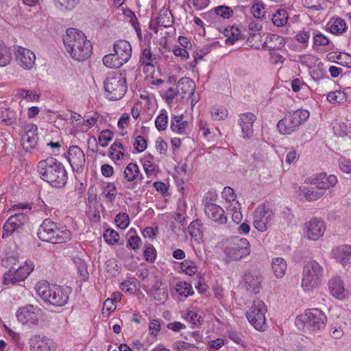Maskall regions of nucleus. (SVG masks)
I'll return each instance as SVG.
<instances>
[{
  "label": "nucleus",
  "instance_id": "15",
  "mask_svg": "<svg viewBox=\"0 0 351 351\" xmlns=\"http://www.w3.org/2000/svg\"><path fill=\"white\" fill-rule=\"evenodd\" d=\"M304 229L307 239L316 241L324 234L326 226L321 218L315 217L304 223Z\"/></svg>",
  "mask_w": 351,
  "mask_h": 351
},
{
  "label": "nucleus",
  "instance_id": "51",
  "mask_svg": "<svg viewBox=\"0 0 351 351\" xmlns=\"http://www.w3.org/2000/svg\"><path fill=\"white\" fill-rule=\"evenodd\" d=\"M117 226L121 228H126L130 224L129 216L126 213H119L114 219Z\"/></svg>",
  "mask_w": 351,
  "mask_h": 351
},
{
  "label": "nucleus",
  "instance_id": "26",
  "mask_svg": "<svg viewBox=\"0 0 351 351\" xmlns=\"http://www.w3.org/2000/svg\"><path fill=\"white\" fill-rule=\"evenodd\" d=\"M21 115V109L19 107L16 110L0 108V121L7 125H12L16 123Z\"/></svg>",
  "mask_w": 351,
  "mask_h": 351
},
{
  "label": "nucleus",
  "instance_id": "39",
  "mask_svg": "<svg viewBox=\"0 0 351 351\" xmlns=\"http://www.w3.org/2000/svg\"><path fill=\"white\" fill-rule=\"evenodd\" d=\"M123 173L125 178L128 181H134L138 179L139 169L136 164L131 162L126 167Z\"/></svg>",
  "mask_w": 351,
  "mask_h": 351
},
{
  "label": "nucleus",
  "instance_id": "5",
  "mask_svg": "<svg viewBox=\"0 0 351 351\" xmlns=\"http://www.w3.org/2000/svg\"><path fill=\"white\" fill-rule=\"evenodd\" d=\"M222 246L226 262L240 260L250 253V245L247 239L238 236L223 239Z\"/></svg>",
  "mask_w": 351,
  "mask_h": 351
},
{
  "label": "nucleus",
  "instance_id": "2",
  "mask_svg": "<svg viewBox=\"0 0 351 351\" xmlns=\"http://www.w3.org/2000/svg\"><path fill=\"white\" fill-rule=\"evenodd\" d=\"M38 173L44 181L55 187L64 186L67 182L68 176L64 167L53 157L38 162Z\"/></svg>",
  "mask_w": 351,
  "mask_h": 351
},
{
  "label": "nucleus",
  "instance_id": "4",
  "mask_svg": "<svg viewBox=\"0 0 351 351\" xmlns=\"http://www.w3.org/2000/svg\"><path fill=\"white\" fill-rule=\"evenodd\" d=\"M37 234L41 241L53 244L65 243L69 241L72 237L70 230L65 227H58L50 219H46L43 221Z\"/></svg>",
  "mask_w": 351,
  "mask_h": 351
},
{
  "label": "nucleus",
  "instance_id": "6",
  "mask_svg": "<svg viewBox=\"0 0 351 351\" xmlns=\"http://www.w3.org/2000/svg\"><path fill=\"white\" fill-rule=\"evenodd\" d=\"M323 267L314 260L306 262L303 267L302 287L311 291L317 287L323 278Z\"/></svg>",
  "mask_w": 351,
  "mask_h": 351
},
{
  "label": "nucleus",
  "instance_id": "8",
  "mask_svg": "<svg viewBox=\"0 0 351 351\" xmlns=\"http://www.w3.org/2000/svg\"><path fill=\"white\" fill-rule=\"evenodd\" d=\"M308 117V110L299 109L286 114L282 119L278 121L277 128L281 134H291L296 131Z\"/></svg>",
  "mask_w": 351,
  "mask_h": 351
},
{
  "label": "nucleus",
  "instance_id": "23",
  "mask_svg": "<svg viewBox=\"0 0 351 351\" xmlns=\"http://www.w3.org/2000/svg\"><path fill=\"white\" fill-rule=\"evenodd\" d=\"M156 301L164 303L168 298V289L166 285L156 280L152 287L147 291Z\"/></svg>",
  "mask_w": 351,
  "mask_h": 351
},
{
  "label": "nucleus",
  "instance_id": "24",
  "mask_svg": "<svg viewBox=\"0 0 351 351\" xmlns=\"http://www.w3.org/2000/svg\"><path fill=\"white\" fill-rule=\"evenodd\" d=\"M332 257L343 266L348 264L351 259V245H342L334 248L332 251Z\"/></svg>",
  "mask_w": 351,
  "mask_h": 351
},
{
  "label": "nucleus",
  "instance_id": "14",
  "mask_svg": "<svg viewBox=\"0 0 351 351\" xmlns=\"http://www.w3.org/2000/svg\"><path fill=\"white\" fill-rule=\"evenodd\" d=\"M14 55L17 64L23 69L31 71L35 66L36 56L29 49L19 45L14 47Z\"/></svg>",
  "mask_w": 351,
  "mask_h": 351
},
{
  "label": "nucleus",
  "instance_id": "25",
  "mask_svg": "<svg viewBox=\"0 0 351 351\" xmlns=\"http://www.w3.org/2000/svg\"><path fill=\"white\" fill-rule=\"evenodd\" d=\"M223 206L226 208V211L221 207V210H222V213L221 214V224L226 223L228 217H231L232 221L236 223H239L241 221L243 215L241 211L238 210L239 204H231L230 206L223 205Z\"/></svg>",
  "mask_w": 351,
  "mask_h": 351
},
{
  "label": "nucleus",
  "instance_id": "50",
  "mask_svg": "<svg viewBox=\"0 0 351 351\" xmlns=\"http://www.w3.org/2000/svg\"><path fill=\"white\" fill-rule=\"evenodd\" d=\"M180 267L183 271L189 276H193L197 272L196 266L191 261L184 260L181 263Z\"/></svg>",
  "mask_w": 351,
  "mask_h": 351
},
{
  "label": "nucleus",
  "instance_id": "63",
  "mask_svg": "<svg viewBox=\"0 0 351 351\" xmlns=\"http://www.w3.org/2000/svg\"><path fill=\"white\" fill-rule=\"evenodd\" d=\"M302 3L304 7L313 10L322 9L319 0H302Z\"/></svg>",
  "mask_w": 351,
  "mask_h": 351
},
{
  "label": "nucleus",
  "instance_id": "53",
  "mask_svg": "<svg viewBox=\"0 0 351 351\" xmlns=\"http://www.w3.org/2000/svg\"><path fill=\"white\" fill-rule=\"evenodd\" d=\"M113 134L110 130H103L99 136V143L103 147L108 145L109 141L112 138Z\"/></svg>",
  "mask_w": 351,
  "mask_h": 351
},
{
  "label": "nucleus",
  "instance_id": "30",
  "mask_svg": "<svg viewBox=\"0 0 351 351\" xmlns=\"http://www.w3.org/2000/svg\"><path fill=\"white\" fill-rule=\"evenodd\" d=\"M328 287L332 295L337 298L345 297V288L341 279L339 277L332 278L328 282Z\"/></svg>",
  "mask_w": 351,
  "mask_h": 351
},
{
  "label": "nucleus",
  "instance_id": "13",
  "mask_svg": "<svg viewBox=\"0 0 351 351\" xmlns=\"http://www.w3.org/2000/svg\"><path fill=\"white\" fill-rule=\"evenodd\" d=\"M27 221V216L21 213L10 216L3 227L2 238H8L15 232L19 233Z\"/></svg>",
  "mask_w": 351,
  "mask_h": 351
},
{
  "label": "nucleus",
  "instance_id": "20",
  "mask_svg": "<svg viewBox=\"0 0 351 351\" xmlns=\"http://www.w3.org/2000/svg\"><path fill=\"white\" fill-rule=\"evenodd\" d=\"M256 116L252 112H245L239 115V125L241 128L243 138H250L254 134L253 125Z\"/></svg>",
  "mask_w": 351,
  "mask_h": 351
},
{
  "label": "nucleus",
  "instance_id": "46",
  "mask_svg": "<svg viewBox=\"0 0 351 351\" xmlns=\"http://www.w3.org/2000/svg\"><path fill=\"white\" fill-rule=\"evenodd\" d=\"M123 149V147L121 143H119V142L114 143L110 147L111 152H110V154L111 158L112 159H116V160L121 159L124 155V153L122 151Z\"/></svg>",
  "mask_w": 351,
  "mask_h": 351
},
{
  "label": "nucleus",
  "instance_id": "10",
  "mask_svg": "<svg viewBox=\"0 0 351 351\" xmlns=\"http://www.w3.org/2000/svg\"><path fill=\"white\" fill-rule=\"evenodd\" d=\"M267 311V306L262 300H254L249 311L246 313V317L249 322L257 330L264 331L267 328L265 315Z\"/></svg>",
  "mask_w": 351,
  "mask_h": 351
},
{
  "label": "nucleus",
  "instance_id": "3",
  "mask_svg": "<svg viewBox=\"0 0 351 351\" xmlns=\"http://www.w3.org/2000/svg\"><path fill=\"white\" fill-rule=\"evenodd\" d=\"M36 289L38 295L45 302L56 306H62L66 304L69 300L71 289L59 285L49 286L45 282H39Z\"/></svg>",
  "mask_w": 351,
  "mask_h": 351
},
{
  "label": "nucleus",
  "instance_id": "61",
  "mask_svg": "<svg viewBox=\"0 0 351 351\" xmlns=\"http://www.w3.org/2000/svg\"><path fill=\"white\" fill-rule=\"evenodd\" d=\"M218 199V195L215 191H208L204 196V206L207 205V203L208 204H217Z\"/></svg>",
  "mask_w": 351,
  "mask_h": 351
},
{
  "label": "nucleus",
  "instance_id": "54",
  "mask_svg": "<svg viewBox=\"0 0 351 351\" xmlns=\"http://www.w3.org/2000/svg\"><path fill=\"white\" fill-rule=\"evenodd\" d=\"M11 60V56L6 47L0 44V66L7 65Z\"/></svg>",
  "mask_w": 351,
  "mask_h": 351
},
{
  "label": "nucleus",
  "instance_id": "7",
  "mask_svg": "<svg viewBox=\"0 0 351 351\" xmlns=\"http://www.w3.org/2000/svg\"><path fill=\"white\" fill-rule=\"evenodd\" d=\"M125 78L120 73H112L104 81L106 95L110 100L121 99L127 91Z\"/></svg>",
  "mask_w": 351,
  "mask_h": 351
},
{
  "label": "nucleus",
  "instance_id": "55",
  "mask_svg": "<svg viewBox=\"0 0 351 351\" xmlns=\"http://www.w3.org/2000/svg\"><path fill=\"white\" fill-rule=\"evenodd\" d=\"M335 134L339 136H343L348 134V127L346 123L339 122L333 125Z\"/></svg>",
  "mask_w": 351,
  "mask_h": 351
},
{
  "label": "nucleus",
  "instance_id": "62",
  "mask_svg": "<svg viewBox=\"0 0 351 351\" xmlns=\"http://www.w3.org/2000/svg\"><path fill=\"white\" fill-rule=\"evenodd\" d=\"M141 245V239L138 236H131L129 237L127 246H129L134 250H138Z\"/></svg>",
  "mask_w": 351,
  "mask_h": 351
},
{
  "label": "nucleus",
  "instance_id": "58",
  "mask_svg": "<svg viewBox=\"0 0 351 351\" xmlns=\"http://www.w3.org/2000/svg\"><path fill=\"white\" fill-rule=\"evenodd\" d=\"M134 149L138 152H142L147 148V141L142 136H137L134 143Z\"/></svg>",
  "mask_w": 351,
  "mask_h": 351
},
{
  "label": "nucleus",
  "instance_id": "1",
  "mask_svg": "<svg viewBox=\"0 0 351 351\" xmlns=\"http://www.w3.org/2000/svg\"><path fill=\"white\" fill-rule=\"evenodd\" d=\"M62 40L66 51L74 60L84 61L90 57L92 45L82 31L68 28Z\"/></svg>",
  "mask_w": 351,
  "mask_h": 351
},
{
  "label": "nucleus",
  "instance_id": "42",
  "mask_svg": "<svg viewBox=\"0 0 351 351\" xmlns=\"http://www.w3.org/2000/svg\"><path fill=\"white\" fill-rule=\"evenodd\" d=\"M103 237L105 241L109 245H114L117 243L119 239V233L111 228L106 230L104 232Z\"/></svg>",
  "mask_w": 351,
  "mask_h": 351
},
{
  "label": "nucleus",
  "instance_id": "17",
  "mask_svg": "<svg viewBox=\"0 0 351 351\" xmlns=\"http://www.w3.org/2000/svg\"><path fill=\"white\" fill-rule=\"evenodd\" d=\"M37 143V126L33 123L28 124L21 138V145L26 152H31L36 147Z\"/></svg>",
  "mask_w": 351,
  "mask_h": 351
},
{
  "label": "nucleus",
  "instance_id": "59",
  "mask_svg": "<svg viewBox=\"0 0 351 351\" xmlns=\"http://www.w3.org/2000/svg\"><path fill=\"white\" fill-rule=\"evenodd\" d=\"M152 54L151 50L149 49L146 48L142 52L140 62L142 63V64H144L145 66L152 65Z\"/></svg>",
  "mask_w": 351,
  "mask_h": 351
},
{
  "label": "nucleus",
  "instance_id": "38",
  "mask_svg": "<svg viewBox=\"0 0 351 351\" xmlns=\"http://www.w3.org/2000/svg\"><path fill=\"white\" fill-rule=\"evenodd\" d=\"M204 212L208 219L214 222L219 221V206L217 204H208L204 206Z\"/></svg>",
  "mask_w": 351,
  "mask_h": 351
},
{
  "label": "nucleus",
  "instance_id": "44",
  "mask_svg": "<svg viewBox=\"0 0 351 351\" xmlns=\"http://www.w3.org/2000/svg\"><path fill=\"white\" fill-rule=\"evenodd\" d=\"M168 123V117L165 110H162L160 114L155 120L156 127L158 130H164L166 129Z\"/></svg>",
  "mask_w": 351,
  "mask_h": 351
},
{
  "label": "nucleus",
  "instance_id": "43",
  "mask_svg": "<svg viewBox=\"0 0 351 351\" xmlns=\"http://www.w3.org/2000/svg\"><path fill=\"white\" fill-rule=\"evenodd\" d=\"M121 293L116 291L112 293L111 298L105 300L104 307L106 308L108 311H112L115 309L116 306L114 305V302H118L121 299Z\"/></svg>",
  "mask_w": 351,
  "mask_h": 351
},
{
  "label": "nucleus",
  "instance_id": "60",
  "mask_svg": "<svg viewBox=\"0 0 351 351\" xmlns=\"http://www.w3.org/2000/svg\"><path fill=\"white\" fill-rule=\"evenodd\" d=\"M252 13L256 19H261L264 16V5L262 3H256L252 6Z\"/></svg>",
  "mask_w": 351,
  "mask_h": 351
},
{
  "label": "nucleus",
  "instance_id": "31",
  "mask_svg": "<svg viewBox=\"0 0 351 351\" xmlns=\"http://www.w3.org/2000/svg\"><path fill=\"white\" fill-rule=\"evenodd\" d=\"M223 34L226 37L225 43L228 45H233L238 40L245 39V36L241 33L239 27L231 26L227 27L223 31Z\"/></svg>",
  "mask_w": 351,
  "mask_h": 351
},
{
  "label": "nucleus",
  "instance_id": "48",
  "mask_svg": "<svg viewBox=\"0 0 351 351\" xmlns=\"http://www.w3.org/2000/svg\"><path fill=\"white\" fill-rule=\"evenodd\" d=\"M327 100L331 104H340L346 100V94L341 91L330 92L327 95Z\"/></svg>",
  "mask_w": 351,
  "mask_h": 351
},
{
  "label": "nucleus",
  "instance_id": "35",
  "mask_svg": "<svg viewBox=\"0 0 351 351\" xmlns=\"http://www.w3.org/2000/svg\"><path fill=\"white\" fill-rule=\"evenodd\" d=\"M274 25L277 27H282L288 21V13L284 8H279L275 11L271 18Z\"/></svg>",
  "mask_w": 351,
  "mask_h": 351
},
{
  "label": "nucleus",
  "instance_id": "28",
  "mask_svg": "<svg viewBox=\"0 0 351 351\" xmlns=\"http://www.w3.org/2000/svg\"><path fill=\"white\" fill-rule=\"evenodd\" d=\"M180 93L182 95V97L187 95L188 97L193 96L195 90V84L194 82L189 77H182L177 84Z\"/></svg>",
  "mask_w": 351,
  "mask_h": 351
},
{
  "label": "nucleus",
  "instance_id": "22",
  "mask_svg": "<svg viewBox=\"0 0 351 351\" xmlns=\"http://www.w3.org/2000/svg\"><path fill=\"white\" fill-rule=\"evenodd\" d=\"M113 51L124 63H126L132 56V47L130 43L125 40H119L113 45Z\"/></svg>",
  "mask_w": 351,
  "mask_h": 351
},
{
  "label": "nucleus",
  "instance_id": "41",
  "mask_svg": "<svg viewBox=\"0 0 351 351\" xmlns=\"http://www.w3.org/2000/svg\"><path fill=\"white\" fill-rule=\"evenodd\" d=\"M316 46H328L329 50H332L333 45L330 43L329 39L321 33L316 34L313 38V48Z\"/></svg>",
  "mask_w": 351,
  "mask_h": 351
},
{
  "label": "nucleus",
  "instance_id": "37",
  "mask_svg": "<svg viewBox=\"0 0 351 351\" xmlns=\"http://www.w3.org/2000/svg\"><path fill=\"white\" fill-rule=\"evenodd\" d=\"M328 28L332 34H341L346 29V24L341 18L335 19L327 25Z\"/></svg>",
  "mask_w": 351,
  "mask_h": 351
},
{
  "label": "nucleus",
  "instance_id": "64",
  "mask_svg": "<svg viewBox=\"0 0 351 351\" xmlns=\"http://www.w3.org/2000/svg\"><path fill=\"white\" fill-rule=\"evenodd\" d=\"M340 169L346 173H351V160L342 158L339 162Z\"/></svg>",
  "mask_w": 351,
  "mask_h": 351
},
{
  "label": "nucleus",
  "instance_id": "47",
  "mask_svg": "<svg viewBox=\"0 0 351 351\" xmlns=\"http://www.w3.org/2000/svg\"><path fill=\"white\" fill-rule=\"evenodd\" d=\"M200 223L198 220L193 221L189 226L188 229L191 237L196 240L200 239L202 231L200 230Z\"/></svg>",
  "mask_w": 351,
  "mask_h": 351
},
{
  "label": "nucleus",
  "instance_id": "40",
  "mask_svg": "<svg viewBox=\"0 0 351 351\" xmlns=\"http://www.w3.org/2000/svg\"><path fill=\"white\" fill-rule=\"evenodd\" d=\"M221 193L222 195V197L224 199V203L227 204L226 206H230L231 204L238 205V202L236 200V194L231 187H224Z\"/></svg>",
  "mask_w": 351,
  "mask_h": 351
},
{
  "label": "nucleus",
  "instance_id": "9",
  "mask_svg": "<svg viewBox=\"0 0 351 351\" xmlns=\"http://www.w3.org/2000/svg\"><path fill=\"white\" fill-rule=\"evenodd\" d=\"M16 259L13 256L7 258L5 263L14 264L3 276V283L5 285H16L23 281L33 271L32 263H26L25 265H16Z\"/></svg>",
  "mask_w": 351,
  "mask_h": 351
},
{
  "label": "nucleus",
  "instance_id": "19",
  "mask_svg": "<svg viewBox=\"0 0 351 351\" xmlns=\"http://www.w3.org/2000/svg\"><path fill=\"white\" fill-rule=\"evenodd\" d=\"M310 183L315 185L317 189L325 193L326 190L334 187L337 183V178L335 175L327 176L326 173H321L316 176L311 178Z\"/></svg>",
  "mask_w": 351,
  "mask_h": 351
},
{
  "label": "nucleus",
  "instance_id": "34",
  "mask_svg": "<svg viewBox=\"0 0 351 351\" xmlns=\"http://www.w3.org/2000/svg\"><path fill=\"white\" fill-rule=\"evenodd\" d=\"M104 64L110 69H117L125 63L116 53H109L103 58Z\"/></svg>",
  "mask_w": 351,
  "mask_h": 351
},
{
  "label": "nucleus",
  "instance_id": "27",
  "mask_svg": "<svg viewBox=\"0 0 351 351\" xmlns=\"http://www.w3.org/2000/svg\"><path fill=\"white\" fill-rule=\"evenodd\" d=\"M52 340L45 336L34 335L30 339L32 351H49Z\"/></svg>",
  "mask_w": 351,
  "mask_h": 351
},
{
  "label": "nucleus",
  "instance_id": "16",
  "mask_svg": "<svg viewBox=\"0 0 351 351\" xmlns=\"http://www.w3.org/2000/svg\"><path fill=\"white\" fill-rule=\"evenodd\" d=\"M38 309L33 305L28 304L20 308L16 312V317L19 322L23 325H36L38 323Z\"/></svg>",
  "mask_w": 351,
  "mask_h": 351
},
{
  "label": "nucleus",
  "instance_id": "12",
  "mask_svg": "<svg viewBox=\"0 0 351 351\" xmlns=\"http://www.w3.org/2000/svg\"><path fill=\"white\" fill-rule=\"evenodd\" d=\"M327 322L326 315L317 308L306 311L304 327L311 332H317L324 329Z\"/></svg>",
  "mask_w": 351,
  "mask_h": 351
},
{
  "label": "nucleus",
  "instance_id": "21",
  "mask_svg": "<svg viewBox=\"0 0 351 351\" xmlns=\"http://www.w3.org/2000/svg\"><path fill=\"white\" fill-rule=\"evenodd\" d=\"M261 280L256 271H248L244 275L243 286L249 293L256 294L260 291Z\"/></svg>",
  "mask_w": 351,
  "mask_h": 351
},
{
  "label": "nucleus",
  "instance_id": "56",
  "mask_svg": "<svg viewBox=\"0 0 351 351\" xmlns=\"http://www.w3.org/2000/svg\"><path fill=\"white\" fill-rule=\"evenodd\" d=\"M339 60L338 64L350 68L351 67V56L346 53H340L336 56Z\"/></svg>",
  "mask_w": 351,
  "mask_h": 351
},
{
  "label": "nucleus",
  "instance_id": "57",
  "mask_svg": "<svg viewBox=\"0 0 351 351\" xmlns=\"http://www.w3.org/2000/svg\"><path fill=\"white\" fill-rule=\"evenodd\" d=\"M80 1V0H64V2L62 3L57 0L56 1V5L60 7L64 6L67 10H72L79 4Z\"/></svg>",
  "mask_w": 351,
  "mask_h": 351
},
{
  "label": "nucleus",
  "instance_id": "11",
  "mask_svg": "<svg viewBox=\"0 0 351 351\" xmlns=\"http://www.w3.org/2000/svg\"><path fill=\"white\" fill-rule=\"evenodd\" d=\"M274 213L269 203L258 206L254 211V227L260 232H265L271 226Z\"/></svg>",
  "mask_w": 351,
  "mask_h": 351
},
{
  "label": "nucleus",
  "instance_id": "18",
  "mask_svg": "<svg viewBox=\"0 0 351 351\" xmlns=\"http://www.w3.org/2000/svg\"><path fill=\"white\" fill-rule=\"evenodd\" d=\"M67 158L73 171H79L84 168L85 155L78 146L72 145L69 147Z\"/></svg>",
  "mask_w": 351,
  "mask_h": 351
},
{
  "label": "nucleus",
  "instance_id": "33",
  "mask_svg": "<svg viewBox=\"0 0 351 351\" xmlns=\"http://www.w3.org/2000/svg\"><path fill=\"white\" fill-rule=\"evenodd\" d=\"M188 126V122L183 121V115H175L171 117V128L177 133L183 134Z\"/></svg>",
  "mask_w": 351,
  "mask_h": 351
},
{
  "label": "nucleus",
  "instance_id": "52",
  "mask_svg": "<svg viewBox=\"0 0 351 351\" xmlns=\"http://www.w3.org/2000/svg\"><path fill=\"white\" fill-rule=\"evenodd\" d=\"M105 196L110 202H113L117 196V188L113 182H108L104 188Z\"/></svg>",
  "mask_w": 351,
  "mask_h": 351
},
{
  "label": "nucleus",
  "instance_id": "32",
  "mask_svg": "<svg viewBox=\"0 0 351 351\" xmlns=\"http://www.w3.org/2000/svg\"><path fill=\"white\" fill-rule=\"evenodd\" d=\"M174 22V19L171 11L166 8H162L158 14L157 18V23L164 27H168L172 25Z\"/></svg>",
  "mask_w": 351,
  "mask_h": 351
},
{
  "label": "nucleus",
  "instance_id": "29",
  "mask_svg": "<svg viewBox=\"0 0 351 351\" xmlns=\"http://www.w3.org/2000/svg\"><path fill=\"white\" fill-rule=\"evenodd\" d=\"M296 193L301 200L306 199L310 202L317 200L324 195V191H315L305 186H300Z\"/></svg>",
  "mask_w": 351,
  "mask_h": 351
},
{
  "label": "nucleus",
  "instance_id": "49",
  "mask_svg": "<svg viewBox=\"0 0 351 351\" xmlns=\"http://www.w3.org/2000/svg\"><path fill=\"white\" fill-rule=\"evenodd\" d=\"M183 316L184 319L191 322L192 326H198L202 324L201 316L193 310L188 311Z\"/></svg>",
  "mask_w": 351,
  "mask_h": 351
},
{
  "label": "nucleus",
  "instance_id": "36",
  "mask_svg": "<svg viewBox=\"0 0 351 351\" xmlns=\"http://www.w3.org/2000/svg\"><path fill=\"white\" fill-rule=\"evenodd\" d=\"M272 269L277 278H282L287 269V263L282 258H276L272 261Z\"/></svg>",
  "mask_w": 351,
  "mask_h": 351
},
{
  "label": "nucleus",
  "instance_id": "45",
  "mask_svg": "<svg viewBox=\"0 0 351 351\" xmlns=\"http://www.w3.org/2000/svg\"><path fill=\"white\" fill-rule=\"evenodd\" d=\"M177 292L180 295L187 297L193 294L192 287L189 283L186 282H180L177 284Z\"/></svg>",
  "mask_w": 351,
  "mask_h": 351
}]
</instances>
